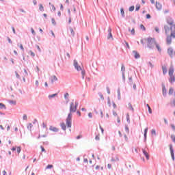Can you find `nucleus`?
Here are the masks:
<instances>
[{
	"instance_id": "f257e3e1",
	"label": "nucleus",
	"mask_w": 175,
	"mask_h": 175,
	"mask_svg": "<svg viewBox=\"0 0 175 175\" xmlns=\"http://www.w3.org/2000/svg\"><path fill=\"white\" fill-rule=\"evenodd\" d=\"M78 106L79 103L74 100L70 103V113L66 121V125H67L68 128H72V113H76Z\"/></svg>"
},
{
	"instance_id": "f03ea898",
	"label": "nucleus",
	"mask_w": 175,
	"mask_h": 175,
	"mask_svg": "<svg viewBox=\"0 0 175 175\" xmlns=\"http://www.w3.org/2000/svg\"><path fill=\"white\" fill-rule=\"evenodd\" d=\"M167 23L168 25H170V28L167 25L164 26L165 32L166 35H169V33H170V31H171V36H173V38H175V23H174V21H173V19H172L171 18H168L167 19Z\"/></svg>"
},
{
	"instance_id": "7ed1b4c3",
	"label": "nucleus",
	"mask_w": 175,
	"mask_h": 175,
	"mask_svg": "<svg viewBox=\"0 0 175 175\" xmlns=\"http://www.w3.org/2000/svg\"><path fill=\"white\" fill-rule=\"evenodd\" d=\"M74 66L77 70H81L82 79H84V77L85 76V70L81 69V67L79 66V63H77V61L76 60L74 61Z\"/></svg>"
},
{
	"instance_id": "20e7f679",
	"label": "nucleus",
	"mask_w": 175,
	"mask_h": 175,
	"mask_svg": "<svg viewBox=\"0 0 175 175\" xmlns=\"http://www.w3.org/2000/svg\"><path fill=\"white\" fill-rule=\"evenodd\" d=\"M146 44L148 47L151 49L152 47V44H154V39L152 38H148L146 39Z\"/></svg>"
},
{
	"instance_id": "39448f33",
	"label": "nucleus",
	"mask_w": 175,
	"mask_h": 175,
	"mask_svg": "<svg viewBox=\"0 0 175 175\" xmlns=\"http://www.w3.org/2000/svg\"><path fill=\"white\" fill-rule=\"evenodd\" d=\"M167 54L170 55L171 58L175 57V51L173 50V48L170 47L167 49Z\"/></svg>"
},
{
	"instance_id": "423d86ee",
	"label": "nucleus",
	"mask_w": 175,
	"mask_h": 175,
	"mask_svg": "<svg viewBox=\"0 0 175 175\" xmlns=\"http://www.w3.org/2000/svg\"><path fill=\"white\" fill-rule=\"evenodd\" d=\"M142 152H143L144 155H145L146 159L149 160L150 156L148 154V150L147 148H144V149H142Z\"/></svg>"
},
{
	"instance_id": "0eeeda50",
	"label": "nucleus",
	"mask_w": 175,
	"mask_h": 175,
	"mask_svg": "<svg viewBox=\"0 0 175 175\" xmlns=\"http://www.w3.org/2000/svg\"><path fill=\"white\" fill-rule=\"evenodd\" d=\"M170 150L172 159L173 161H174V150H173V146L170 145Z\"/></svg>"
},
{
	"instance_id": "6e6552de",
	"label": "nucleus",
	"mask_w": 175,
	"mask_h": 175,
	"mask_svg": "<svg viewBox=\"0 0 175 175\" xmlns=\"http://www.w3.org/2000/svg\"><path fill=\"white\" fill-rule=\"evenodd\" d=\"M172 38L173 39H174V38H173V36H172V34H170V36H168L167 37V40H166L167 44H172Z\"/></svg>"
},
{
	"instance_id": "1a4fd4ad",
	"label": "nucleus",
	"mask_w": 175,
	"mask_h": 175,
	"mask_svg": "<svg viewBox=\"0 0 175 175\" xmlns=\"http://www.w3.org/2000/svg\"><path fill=\"white\" fill-rule=\"evenodd\" d=\"M155 46H156V49H157V51H159V53H161L162 48L161 47V45H159V44H158V43H155Z\"/></svg>"
},
{
	"instance_id": "9d476101",
	"label": "nucleus",
	"mask_w": 175,
	"mask_h": 175,
	"mask_svg": "<svg viewBox=\"0 0 175 175\" xmlns=\"http://www.w3.org/2000/svg\"><path fill=\"white\" fill-rule=\"evenodd\" d=\"M133 53L134 57H135V58H136V59H137V58H140V55L139 54V53H137V51H133Z\"/></svg>"
},
{
	"instance_id": "9b49d317",
	"label": "nucleus",
	"mask_w": 175,
	"mask_h": 175,
	"mask_svg": "<svg viewBox=\"0 0 175 175\" xmlns=\"http://www.w3.org/2000/svg\"><path fill=\"white\" fill-rule=\"evenodd\" d=\"M169 81H170V83H174V81H175L174 75H170Z\"/></svg>"
},
{
	"instance_id": "f8f14e48",
	"label": "nucleus",
	"mask_w": 175,
	"mask_h": 175,
	"mask_svg": "<svg viewBox=\"0 0 175 175\" xmlns=\"http://www.w3.org/2000/svg\"><path fill=\"white\" fill-rule=\"evenodd\" d=\"M156 8L157 9V10H161V9H162V4L156 2Z\"/></svg>"
},
{
	"instance_id": "ddd939ff",
	"label": "nucleus",
	"mask_w": 175,
	"mask_h": 175,
	"mask_svg": "<svg viewBox=\"0 0 175 175\" xmlns=\"http://www.w3.org/2000/svg\"><path fill=\"white\" fill-rule=\"evenodd\" d=\"M162 70L163 75H166V73H167V67H166V66H163Z\"/></svg>"
},
{
	"instance_id": "4468645a",
	"label": "nucleus",
	"mask_w": 175,
	"mask_h": 175,
	"mask_svg": "<svg viewBox=\"0 0 175 175\" xmlns=\"http://www.w3.org/2000/svg\"><path fill=\"white\" fill-rule=\"evenodd\" d=\"M49 129H50V131H52L53 132H58V129L57 127H54L53 126H51Z\"/></svg>"
},
{
	"instance_id": "2eb2a0df",
	"label": "nucleus",
	"mask_w": 175,
	"mask_h": 175,
	"mask_svg": "<svg viewBox=\"0 0 175 175\" xmlns=\"http://www.w3.org/2000/svg\"><path fill=\"white\" fill-rule=\"evenodd\" d=\"M58 80V78L55 75H53L51 77V83H54V81H57Z\"/></svg>"
},
{
	"instance_id": "dca6fc26",
	"label": "nucleus",
	"mask_w": 175,
	"mask_h": 175,
	"mask_svg": "<svg viewBox=\"0 0 175 175\" xmlns=\"http://www.w3.org/2000/svg\"><path fill=\"white\" fill-rule=\"evenodd\" d=\"M173 73H174V69H173V67H170L169 70V76H173Z\"/></svg>"
},
{
	"instance_id": "f3484780",
	"label": "nucleus",
	"mask_w": 175,
	"mask_h": 175,
	"mask_svg": "<svg viewBox=\"0 0 175 175\" xmlns=\"http://www.w3.org/2000/svg\"><path fill=\"white\" fill-rule=\"evenodd\" d=\"M121 72H122V76H123V77H124V76H125V66L122 65V67H121Z\"/></svg>"
},
{
	"instance_id": "a211bd4d",
	"label": "nucleus",
	"mask_w": 175,
	"mask_h": 175,
	"mask_svg": "<svg viewBox=\"0 0 175 175\" xmlns=\"http://www.w3.org/2000/svg\"><path fill=\"white\" fill-rule=\"evenodd\" d=\"M162 90H163V95H166V88L165 87V85H162Z\"/></svg>"
},
{
	"instance_id": "6ab92c4d",
	"label": "nucleus",
	"mask_w": 175,
	"mask_h": 175,
	"mask_svg": "<svg viewBox=\"0 0 175 175\" xmlns=\"http://www.w3.org/2000/svg\"><path fill=\"white\" fill-rule=\"evenodd\" d=\"M108 32V39H111V38H113V35L111 34V29H109Z\"/></svg>"
},
{
	"instance_id": "aec40b11",
	"label": "nucleus",
	"mask_w": 175,
	"mask_h": 175,
	"mask_svg": "<svg viewBox=\"0 0 175 175\" xmlns=\"http://www.w3.org/2000/svg\"><path fill=\"white\" fill-rule=\"evenodd\" d=\"M39 10L40 12H44V7H43L42 4H39Z\"/></svg>"
},
{
	"instance_id": "412c9836",
	"label": "nucleus",
	"mask_w": 175,
	"mask_h": 175,
	"mask_svg": "<svg viewBox=\"0 0 175 175\" xmlns=\"http://www.w3.org/2000/svg\"><path fill=\"white\" fill-rule=\"evenodd\" d=\"M0 109L6 110V105L3 103H0Z\"/></svg>"
},
{
	"instance_id": "4be33fe9",
	"label": "nucleus",
	"mask_w": 175,
	"mask_h": 175,
	"mask_svg": "<svg viewBox=\"0 0 175 175\" xmlns=\"http://www.w3.org/2000/svg\"><path fill=\"white\" fill-rule=\"evenodd\" d=\"M61 127H62V129H63V131H66V125L65 124V123H62Z\"/></svg>"
},
{
	"instance_id": "5701e85b",
	"label": "nucleus",
	"mask_w": 175,
	"mask_h": 175,
	"mask_svg": "<svg viewBox=\"0 0 175 175\" xmlns=\"http://www.w3.org/2000/svg\"><path fill=\"white\" fill-rule=\"evenodd\" d=\"M173 92H174V90L173 89V88H170L169 90V95H172Z\"/></svg>"
},
{
	"instance_id": "b1692460",
	"label": "nucleus",
	"mask_w": 175,
	"mask_h": 175,
	"mask_svg": "<svg viewBox=\"0 0 175 175\" xmlns=\"http://www.w3.org/2000/svg\"><path fill=\"white\" fill-rule=\"evenodd\" d=\"M16 151H17L18 154H20V152H21V147L17 146Z\"/></svg>"
},
{
	"instance_id": "393cba45",
	"label": "nucleus",
	"mask_w": 175,
	"mask_h": 175,
	"mask_svg": "<svg viewBox=\"0 0 175 175\" xmlns=\"http://www.w3.org/2000/svg\"><path fill=\"white\" fill-rule=\"evenodd\" d=\"M129 31L131 33V35H135V28H133L131 30L129 29Z\"/></svg>"
},
{
	"instance_id": "a878e982",
	"label": "nucleus",
	"mask_w": 175,
	"mask_h": 175,
	"mask_svg": "<svg viewBox=\"0 0 175 175\" xmlns=\"http://www.w3.org/2000/svg\"><path fill=\"white\" fill-rule=\"evenodd\" d=\"M51 9L53 12H55V10H56L55 6H54V5H53V4L51 5Z\"/></svg>"
},
{
	"instance_id": "bb28decb",
	"label": "nucleus",
	"mask_w": 175,
	"mask_h": 175,
	"mask_svg": "<svg viewBox=\"0 0 175 175\" xmlns=\"http://www.w3.org/2000/svg\"><path fill=\"white\" fill-rule=\"evenodd\" d=\"M57 94H53L49 96V99H51V98H54L55 96H57Z\"/></svg>"
},
{
	"instance_id": "cd10ccee",
	"label": "nucleus",
	"mask_w": 175,
	"mask_h": 175,
	"mask_svg": "<svg viewBox=\"0 0 175 175\" xmlns=\"http://www.w3.org/2000/svg\"><path fill=\"white\" fill-rule=\"evenodd\" d=\"M148 128L145 129V130H144V137L145 138L147 137V132H148Z\"/></svg>"
},
{
	"instance_id": "c85d7f7f",
	"label": "nucleus",
	"mask_w": 175,
	"mask_h": 175,
	"mask_svg": "<svg viewBox=\"0 0 175 175\" xmlns=\"http://www.w3.org/2000/svg\"><path fill=\"white\" fill-rule=\"evenodd\" d=\"M70 31L71 35L72 36H75V31L73 30V29L70 28Z\"/></svg>"
},
{
	"instance_id": "c756f323",
	"label": "nucleus",
	"mask_w": 175,
	"mask_h": 175,
	"mask_svg": "<svg viewBox=\"0 0 175 175\" xmlns=\"http://www.w3.org/2000/svg\"><path fill=\"white\" fill-rule=\"evenodd\" d=\"M120 13L122 14V16L124 17L125 12H124V8H121L120 9Z\"/></svg>"
},
{
	"instance_id": "7c9ffc66",
	"label": "nucleus",
	"mask_w": 175,
	"mask_h": 175,
	"mask_svg": "<svg viewBox=\"0 0 175 175\" xmlns=\"http://www.w3.org/2000/svg\"><path fill=\"white\" fill-rule=\"evenodd\" d=\"M147 107H148L150 114H151L152 113V110H151V107H150V105H148V104H147Z\"/></svg>"
},
{
	"instance_id": "2f4dec72",
	"label": "nucleus",
	"mask_w": 175,
	"mask_h": 175,
	"mask_svg": "<svg viewBox=\"0 0 175 175\" xmlns=\"http://www.w3.org/2000/svg\"><path fill=\"white\" fill-rule=\"evenodd\" d=\"M32 123H29L27 126V129H29L30 131L32 129Z\"/></svg>"
},
{
	"instance_id": "473e14b6",
	"label": "nucleus",
	"mask_w": 175,
	"mask_h": 175,
	"mask_svg": "<svg viewBox=\"0 0 175 175\" xmlns=\"http://www.w3.org/2000/svg\"><path fill=\"white\" fill-rule=\"evenodd\" d=\"M171 139H172V142L174 143H175V135H171Z\"/></svg>"
},
{
	"instance_id": "72a5a7b5",
	"label": "nucleus",
	"mask_w": 175,
	"mask_h": 175,
	"mask_svg": "<svg viewBox=\"0 0 175 175\" xmlns=\"http://www.w3.org/2000/svg\"><path fill=\"white\" fill-rule=\"evenodd\" d=\"M9 103H10V105H16V100H10Z\"/></svg>"
},
{
	"instance_id": "f704fd0d",
	"label": "nucleus",
	"mask_w": 175,
	"mask_h": 175,
	"mask_svg": "<svg viewBox=\"0 0 175 175\" xmlns=\"http://www.w3.org/2000/svg\"><path fill=\"white\" fill-rule=\"evenodd\" d=\"M29 54L31 55V57H35V53H33L32 51H29Z\"/></svg>"
},
{
	"instance_id": "c9c22d12",
	"label": "nucleus",
	"mask_w": 175,
	"mask_h": 175,
	"mask_svg": "<svg viewBox=\"0 0 175 175\" xmlns=\"http://www.w3.org/2000/svg\"><path fill=\"white\" fill-rule=\"evenodd\" d=\"M53 165H48L46 167V169H53Z\"/></svg>"
},
{
	"instance_id": "e433bc0d",
	"label": "nucleus",
	"mask_w": 175,
	"mask_h": 175,
	"mask_svg": "<svg viewBox=\"0 0 175 175\" xmlns=\"http://www.w3.org/2000/svg\"><path fill=\"white\" fill-rule=\"evenodd\" d=\"M133 10H135V6H131V7L129 8V11H130V12H133Z\"/></svg>"
},
{
	"instance_id": "4c0bfd02",
	"label": "nucleus",
	"mask_w": 175,
	"mask_h": 175,
	"mask_svg": "<svg viewBox=\"0 0 175 175\" xmlns=\"http://www.w3.org/2000/svg\"><path fill=\"white\" fill-rule=\"evenodd\" d=\"M140 29H142V31H145L146 30V27L143 25H140Z\"/></svg>"
},
{
	"instance_id": "58836bf2",
	"label": "nucleus",
	"mask_w": 175,
	"mask_h": 175,
	"mask_svg": "<svg viewBox=\"0 0 175 175\" xmlns=\"http://www.w3.org/2000/svg\"><path fill=\"white\" fill-rule=\"evenodd\" d=\"M23 119L27 121L28 120V116H27V115H23Z\"/></svg>"
},
{
	"instance_id": "ea45409f",
	"label": "nucleus",
	"mask_w": 175,
	"mask_h": 175,
	"mask_svg": "<svg viewBox=\"0 0 175 175\" xmlns=\"http://www.w3.org/2000/svg\"><path fill=\"white\" fill-rule=\"evenodd\" d=\"M114 161H120V159H118V157H116V159H111V161L114 162Z\"/></svg>"
},
{
	"instance_id": "a19ab883",
	"label": "nucleus",
	"mask_w": 175,
	"mask_h": 175,
	"mask_svg": "<svg viewBox=\"0 0 175 175\" xmlns=\"http://www.w3.org/2000/svg\"><path fill=\"white\" fill-rule=\"evenodd\" d=\"M140 10V5H136L135 10L137 12V10Z\"/></svg>"
},
{
	"instance_id": "79ce46f5",
	"label": "nucleus",
	"mask_w": 175,
	"mask_h": 175,
	"mask_svg": "<svg viewBox=\"0 0 175 175\" xmlns=\"http://www.w3.org/2000/svg\"><path fill=\"white\" fill-rule=\"evenodd\" d=\"M52 21V24H53V25H55V19H54L53 18L51 19Z\"/></svg>"
},
{
	"instance_id": "37998d69",
	"label": "nucleus",
	"mask_w": 175,
	"mask_h": 175,
	"mask_svg": "<svg viewBox=\"0 0 175 175\" xmlns=\"http://www.w3.org/2000/svg\"><path fill=\"white\" fill-rule=\"evenodd\" d=\"M77 114L79 116V117L81 116V112H80V111H77Z\"/></svg>"
},
{
	"instance_id": "c03bdc74",
	"label": "nucleus",
	"mask_w": 175,
	"mask_h": 175,
	"mask_svg": "<svg viewBox=\"0 0 175 175\" xmlns=\"http://www.w3.org/2000/svg\"><path fill=\"white\" fill-rule=\"evenodd\" d=\"M19 47H20V49H21L23 50V51H24V46H23V44H21L19 45Z\"/></svg>"
},
{
	"instance_id": "a18cd8bd",
	"label": "nucleus",
	"mask_w": 175,
	"mask_h": 175,
	"mask_svg": "<svg viewBox=\"0 0 175 175\" xmlns=\"http://www.w3.org/2000/svg\"><path fill=\"white\" fill-rule=\"evenodd\" d=\"M171 127L173 129V131H175V125L174 124H172Z\"/></svg>"
},
{
	"instance_id": "49530a36",
	"label": "nucleus",
	"mask_w": 175,
	"mask_h": 175,
	"mask_svg": "<svg viewBox=\"0 0 175 175\" xmlns=\"http://www.w3.org/2000/svg\"><path fill=\"white\" fill-rule=\"evenodd\" d=\"M154 29H155L156 32H157V33H159V28L155 27Z\"/></svg>"
},
{
	"instance_id": "de8ad7c7",
	"label": "nucleus",
	"mask_w": 175,
	"mask_h": 175,
	"mask_svg": "<svg viewBox=\"0 0 175 175\" xmlns=\"http://www.w3.org/2000/svg\"><path fill=\"white\" fill-rule=\"evenodd\" d=\"M16 149H17V146H14V147L12 148V151H16Z\"/></svg>"
},
{
	"instance_id": "09e8293b",
	"label": "nucleus",
	"mask_w": 175,
	"mask_h": 175,
	"mask_svg": "<svg viewBox=\"0 0 175 175\" xmlns=\"http://www.w3.org/2000/svg\"><path fill=\"white\" fill-rule=\"evenodd\" d=\"M31 33H33V35H36L35 30H33V29L31 28Z\"/></svg>"
},
{
	"instance_id": "8fccbe9b",
	"label": "nucleus",
	"mask_w": 175,
	"mask_h": 175,
	"mask_svg": "<svg viewBox=\"0 0 175 175\" xmlns=\"http://www.w3.org/2000/svg\"><path fill=\"white\" fill-rule=\"evenodd\" d=\"M125 44H126L127 49H131V47L129 46V44L128 42H126Z\"/></svg>"
},
{
	"instance_id": "3c124183",
	"label": "nucleus",
	"mask_w": 175,
	"mask_h": 175,
	"mask_svg": "<svg viewBox=\"0 0 175 175\" xmlns=\"http://www.w3.org/2000/svg\"><path fill=\"white\" fill-rule=\"evenodd\" d=\"M88 117H89L90 118H92V113H88Z\"/></svg>"
},
{
	"instance_id": "603ef678",
	"label": "nucleus",
	"mask_w": 175,
	"mask_h": 175,
	"mask_svg": "<svg viewBox=\"0 0 175 175\" xmlns=\"http://www.w3.org/2000/svg\"><path fill=\"white\" fill-rule=\"evenodd\" d=\"M146 18H151V15L150 14H146Z\"/></svg>"
},
{
	"instance_id": "864d4df0",
	"label": "nucleus",
	"mask_w": 175,
	"mask_h": 175,
	"mask_svg": "<svg viewBox=\"0 0 175 175\" xmlns=\"http://www.w3.org/2000/svg\"><path fill=\"white\" fill-rule=\"evenodd\" d=\"M83 162H85V163H88V159H84Z\"/></svg>"
},
{
	"instance_id": "5fc2aeb1",
	"label": "nucleus",
	"mask_w": 175,
	"mask_h": 175,
	"mask_svg": "<svg viewBox=\"0 0 175 175\" xmlns=\"http://www.w3.org/2000/svg\"><path fill=\"white\" fill-rule=\"evenodd\" d=\"M100 129L102 133H103V132H104L105 131L103 130V128H102V126H100Z\"/></svg>"
},
{
	"instance_id": "6e6d98bb",
	"label": "nucleus",
	"mask_w": 175,
	"mask_h": 175,
	"mask_svg": "<svg viewBox=\"0 0 175 175\" xmlns=\"http://www.w3.org/2000/svg\"><path fill=\"white\" fill-rule=\"evenodd\" d=\"M113 109H116L117 108V105H116V103H113Z\"/></svg>"
},
{
	"instance_id": "4d7b16f0",
	"label": "nucleus",
	"mask_w": 175,
	"mask_h": 175,
	"mask_svg": "<svg viewBox=\"0 0 175 175\" xmlns=\"http://www.w3.org/2000/svg\"><path fill=\"white\" fill-rule=\"evenodd\" d=\"M16 73V76L18 79L20 78V75H18V73L17 72H15Z\"/></svg>"
},
{
	"instance_id": "13d9d810",
	"label": "nucleus",
	"mask_w": 175,
	"mask_h": 175,
	"mask_svg": "<svg viewBox=\"0 0 175 175\" xmlns=\"http://www.w3.org/2000/svg\"><path fill=\"white\" fill-rule=\"evenodd\" d=\"M100 137H99V135H96V137H95V139L96 140H99Z\"/></svg>"
},
{
	"instance_id": "bf43d9fd",
	"label": "nucleus",
	"mask_w": 175,
	"mask_h": 175,
	"mask_svg": "<svg viewBox=\"0 0 175 175\" xmlns=\"http://www.w3.org/2000/svg\"><path fill=\"white\" fill-rule=\"evenodd\" d=\"M40 148H41V150H42V152L46 151V150H44V148L43 146H41Z\"/></svg>"
},
{
	"instance_id": "052dcab7",
	"label": "nucleus",
	"mask_w": 175,
	"mask_h": 175,
	"mask_svg": "<svg viewBox=\"0 0 175 175\" xmlns=\"http://www.w3.org/2000/svg\"><path fill=\"white\" fill-rule=\"evenodd\" d=\"M60 9L62 10H64V5L62 4L60 5Z\"/></svg>"
},
{
	"instance_id": "680f3d73",
	"label": "nucleus",
	"mask_w": 175,
	"mask_h": 175,
	"mask_svg": "<svg viewBox=\"0 0 175 175\" xmlns=\"http://www.w3.org/2000/svg\"><path fill=\"white\" fill-rule=\"evenodd\" d=\"M126 120L127 121H129V113H127Z\"/></svg>"
},
{
	"instance_id": "e2e57ef3",
	"label": "nucleus",
	"mask_w": 175,
	"mask_h": 175,
	"mask_svg": "<svg viewBox=\"0 0 175 175\" xmlns=\"http://www.w3.org/2000/svg\"><path fill=\"white\" fill-rule=\"evenodd\" d=\"M12 29L14 33H16V29H14V27H12Z\"/></svg>"
},
{
	"instance_id": "0e129e2a",
	"label": "nucleus",
	"mask_w": 175,
	"mask_h": 175,
	"mask_svg": "<svg viewBox=\"0 0 175 175\" xmlns=\"http://www.w3.org/2000/svg\"><path fill=\"white\" fill-rule=\"evenodd\" d=\"M8 40L9 43H12V40L10 38H8Z\"/></svg>"
},
{
	"instance_id": "69168bd1",
	"label": "nucleus",
	"mask_w": 175,
	"mask_h": 175,
	"mask_svg": "<svg viewBox=\"0 0 175 175\" xmlns=\"http://www.w3.org/2000/svg\"><path fill=\"white\" fill-rule=\"evenodd\" d=\"M113 115L115 116H117V112H116V111H113Z\"/></svg>"
},
{
	"instance_id": "338daca9",
	"label": "nucleus",
	"mask_w": 175,
	"mask_h": 175,
	"mask_svg": "<svg viewBox=\"0 0 175 175\" xmlns=\"http://www.w3.org/2000/svg\"><path fill=\"white\" fill-rule=\"evenodd\" d=\"M57 16H59V17H61V12H60V11H59V12H57Z\"/></svg>"
},
{
	"instance_id": "774afa93",
	"label": "nucleus",
	"mask_w": 175,
	"mask_h": 175,
	"mask_svg": "<svg viewBox=\"0 0 175 175\" xmlns=\"http://www.w3.org/2000/svg\"><path fill=\"white\" fill-rule=\"evenodd\" d=\"M2 173H3V175H6L7 174L6 171H5V170H3Z\"/></svg>"
}]
</instances>
